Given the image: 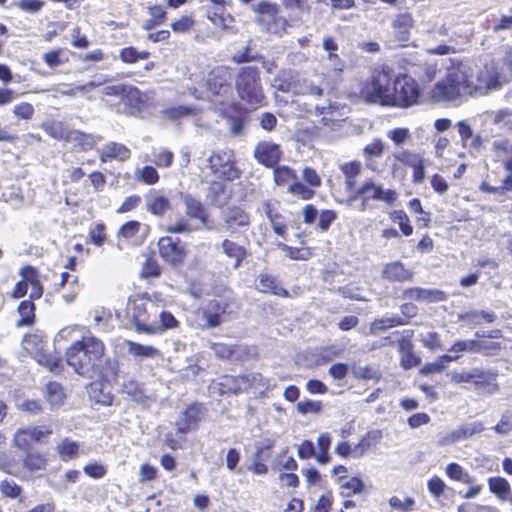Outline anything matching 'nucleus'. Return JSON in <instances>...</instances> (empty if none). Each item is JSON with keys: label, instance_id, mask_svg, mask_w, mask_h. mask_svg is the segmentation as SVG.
<instances>
[{"label": "nucleus", "instance_id": "29", "mask_svg": "<svg viewBox=\"0 0 512 512\" xmlns=\"http://www.w3.org/2000/svg\"><path fill=\"white\" fill-rule=\"evenodd\" d=\"M101 162H106L107 159H116L125 161L130 158L131 151L125 145L116 142H110L103 146L99 151Z\"/></svg>", "mask_w": 512, "mask_h": 512}, {"label": "nucleus", "instance_id": "37", "mask_svg": "<svg viewBox=\"0 0 512 512\" xmlns=\"http://www.w3.org/2000/svg\"><path fill=\"white\" fill-rule=\"evenodd\" d=\"M125 344L128 353L138 360L155 358L160 355L159 350L150 345H142L133 341H126Z\"/></svg>", "mask_w": 512, "mask_h": 512}, {"label": "nucleus", "instance_id": "34", "mask_svg": "<svg viewBox=\"0 0 512 512\" xmlns=\"http://www.w3.org/2000/svg\"><path fill=\"white\" fill-rule=\"evenodd\" d=\"M193 219L188 216H181L174 222L166 225L164 231L172 234H189L202 228L199 224H193Z\"/></svg>", "mask_w": 512, "mask_h": 512}, {"label": "nucleus", "instance_id": "39", "mask_svg": "<svg viewBox=\"0 0 512 512\" xmlns=\"http://www.w3.org/2000/svg\"><path fill=\"white\" fill-rule=\"evenodd\" d=\"M122 393L136 403H144L147 399L143 385L133 379L124 381L122 384Z\"/></svg>", "mask_w": 512, "mask_h": 512}, {"label": "nucleus", "instance_id": "55", "mask_svg": "<svg viewBox=\"0 0 512 512\" xmlns=\"http://www.w3.org/2000/svg\"><path fill=\"white\" fill-rule=\"evenodd\" d=\"M384 150V142L379 138H375L370 143L364 146L362 150L363 159L380 158L383 155Z\"/></svg>", "mask_w": 512, "mask_h": 512}, {"label": "nucleus", "instance_id": "27", "mask_svg": "<svg viewBox=\"0 0 512 512\" xmlns=\"http://www.w3.org/2000/svg\"><path fill=\"white\" fill-rule=\"evenodd\" d=\"M262 379L260 374H253L251 376L232 377L224 376L220 385L227 389V392L237 394L241 391L248 389L251 382L260 381Z\"/></svg>", "mask_w": 512, "mask_h": 512}, {"label": "nucleus", "instance_id": "46", "mask_svg": "<svg viewBox=\"0 0 512 512\" xmlns=\"http://www.w3.org/2000/svg\"><path fill=\"white\" fill-rule=\"evenodd\" d=\"M317 446H318V451H317L316 461L322 465L329 463L331 460V457L329 455V449L331 446L330 435L328 433L320 434L317 439Z\"/></svg>", "mask_w": 512, "mask_h": 512}, {"label": "nucleus", "instance_id": "52", "mask_svg": "<svg viewBox=\"0 0 512 512\" xmlns=\"http://www.w3.org/2000/svg\"><path fill=\"white\" fill-rule=\"evenodd\" d=\"M43 129L49 134L52 138L57 140L68 141V136L70 135L71 130L67 129L62 122L53 121L51 123H45L43 125Z\"/></svg>", "mask_w": 512, "mask_h": 512}, {"label": "nucleus", "instance_id": "60", "mask_svg": "<svg viewBox=\"0 0 512 512\" xmlns=\"http://www.w3.org/2000/svg\"><path fill=\"white\" fill-rule=\"evenodd\" d=\"M46 464V459L39 453H29L24 459V466L31 472L44 469Z\"/></svg>", "mask_w": 512, "mask_h": 512}, {"label": "nucleus", "instance_id": "64", "mask_svg": "<svg viewBox=\"0 0 512 512\" xmlns=\"http://www.w3.org/2000/svg\"><path fill=\"white\" fill-rule=\"evenodd\" d=\"M35 110L32 104L28 102H21L14 106L13 114L16 118L22 120H31L34 116Z\"/></svg>", "mask_w": 512, "mask_h": 512}, {"label": "nucleus", "instance_id": "8", "mask_svg": "<svg viewBox=\"0 0 512 512\" xmlns=\"http://www.w3.org/2000/svg\"><path fill=\"white\" fill-rule=\"evenodd\" d=\"M224 313L225 306L219 301H208L195 312L194 324L202 330L218 327L223 322Z\"/></svg>", "mask_w": 512, "mask_h": 512}, {"label": "nucleus", "instance_id": "17", "mask_svg": "<svg viewBox=\"0 0 512 512\" xmlns=\"http://www.w3.org/2000/svg\"><path fill=\"white\" fill-rule=\"evenodd\" d=\"M251 10L256 14L255 22L257 23L268 24L273 21L286 24V20L279 16V7L275 3L262 0L251 5Z\"/></svg>", "mask_w": 512, "mask_h": 512}, {"label": "nucleus", "instance_id": "54", "mask_svg": "<svg viewBox=\"0 0 512 512\" xmlns=\"http://www.w3.org/2000/svg\"><path fill=\"white\" fill-rule=\"evenodd\" d=\"M135 178L147 185H154L159 181V174L153 166H144L135 171Z\"/></svg>", "mask_w": 512, "mask_h": 512}, {"label": "nucleus", "instance_id": "47", "mask_svg": "<svg viewBox=\"0 0 512 512\" xmlns=\"http://www.w3.org/2000/svg\"><path fill=\"white\" fill-rule=\"evenodd\" d=\"M81 445L69 438H64L57 446L60 457L67 461L75 458L80 450Z\"/></svg>", "mask_w": 512, "mask_h": 512}, {"label": "nucleus", "instance_id": "58", "mask_svg": "<svg viewBox=\"0 0 512 512\" xmlns=\"http://www.w3.org/2000/svg\"><path fill=\"white\" fill-rule=\"evenodd\" d=\"M391 219L393 220V222L398 223L401 232L405 236L412 235L413 226L410 224L409 218L404 211H402V210L393 211L391 213Z\"/></svg>", "mask_w": 512, "mask_h": 512}, {"label": "nucleus", "instance_id": "36", "mask_svg": "<svg viewBox=\"0 0 512 512\" xmlns=\"http://www.w3.org/2000/svg\"><path fill=\"white\" fill-rule=\"evenodd\" d=\"M230 194L226 184L221 181H213L208 189L207 198L213 205L223 206L229 200Z\"/></svg>", "mask_w": 512, "mask_h": 512}, {"label": "nucleus", "instance_id": "32", "mask_svg": "<svg viewBox=\"0 0 512 512\" xmlns=\"http://www.w3.org/2000/svg\"><path fill=\"white\" fill-rule=\"evenodd\" d=\"M101 140L102 136L100 135L86 134L79 130H71L67 142L74 143L81 150L87 151L93 149Z\"/></svg>", "mask_w": 512, "mask_h": 512}, {"label": "nucleus", "instance_id": "28", "mask_svg": "<svg viewBox=\"0 0 512 512\" xmlns=\"http://www.w3.org/2000/svg\"><path fill=\"white\" fill-rule=\"evenodd\" d=\"M404 298L423 302H439L446 299V295L441 290H430L419 287L408 288L404 291Z\"/></svg>", "mask_w": 512, "mask_h": 512}, {"label": "nucleus", "instance_id": "18", "mask_svg": "<svg viewBox=\"0 0 512 512\" xmlns=\"http://www.w3.org/2000/svg\"><path fill=\"white\" fill-rule=\"evenodd\" d=\"M282 151L280 147L269 141L260 142L254 150L257 161L267 167L275 166L280 160Z\"/></svg>", "mask_w": 512, "mask_h": 512}, {"label": "nucleus", "instance_id": "24", "mask_svg": "<svg viewBox=\"0 0 512 512\" xmlns=\"http://www.w3.org/2000/svg\"><path fill=\"white\" fill-rule=\"evenodd\" d=\"M146 209L155 216H163L171 210V201L162 192L153 190L146 197Z\"/></svg>", "mask_w": 512, "mask_h": 512}, {"label": "nucleus", "instance_id": "3", "mask_svg": "<svg viewBox=\"0 0 512 512\" xmlns=\"http://www.w3.org/2000/svg\"><path fill=\"white\" fill-rule=\"evenodd\" d=\"M161 301L162 296L158 292L145 293L129 300L127 313L131 317L137 332L150 334V325L153 324L158 303Z\"/></svg>", "mask_w": 512, "mask_h": 512}, {"label": "nucleus", "instance_id": "56", "mask_svg": "<svg viewBox=\"0 0 512 512\" xmlns=\"http://www.w3.org/2000/svg\"><path fill=\"white\" fill-rule=\"evenodd\" d=\"M405 323L406 322L398 316L384 317L381 319H376L375 321L372 322L371 331L372 332L383 331V330H386L391 327H395L398 325H404Z\"/></svg>", "mask_w": 512, "mask_h": 512}, {"label": "nucleus", "instance_id": "42", "mask_svg": "<svg viewBox=\"0 0 512 512\" xmlns=\"http://www.w3.org/2000/svg\"><path fill=\"white\" fill-rule=\"evenodd\" d=\"M491 122L498 130H505L512 135V111L500 109L490 114Z\"/></svg>", "mask_w": 512, "mask_h": 512}, {"label": "nucleus", "instance_id": "9", "mask_svg": "<svg viewBox=\"0 0 512 512\" xmlns=\"http://www.w3.org/2000/svg\"><path fill=\"white\" fill-rule=\"evenodd\" d=\"M211 171L218 177L233 180L239 177V170L235 167L234 153L231 150L214 152L208 158Z\"/></svg>", "mask_w": 512, "mask_h": 512}, {"label": "nucleus", "instance_id": "25", "mask_svg": "<svg viewBox=\"0 0 512 512\" xmlns=\"http://www.w3.org/2000/svg\"><path fill=\"white\" fill-rule=\"evenodd\" d=\"M184 204L186 207V216L193 220H198L200 222L199 225L205 227L208 230L214 229L212 224L209 223L205 208L200 201L190 195H187L184 198Z\"/></svg>", "mask_w": 512, "mask_h": 512}, {"label": "nucleus", "instance_id": "48", "mask_svg": "<svg viewBox=\"0 0 512 512\" xmlns=\"http://www.w3.org/2000/svg\"><path fill=\"white\" fill-rule=\"evenodd\" d=\"M368 447V442L365 439H362L360 443L355 446L354 449L351 448L350 444L346 441L339 442L337 446L335 447V452L342 456V457H349L352 453L355 454V456L360 457L362 456L366 449Z\"/></svg>", "mask_w": 512, "mask_h": 512}, {"label": "nucleus", "instance_id": "20", "mask_svg": "<svg viewBox=\"0 0 512 512\" xmlns=\"http://www.w3.org/2000/svg\"><path fill=\"white\" fill-rule=\"evenodd\" d=\"M500 348L498 343L490 342L486 344L485 342L478 340H458L456 341L449 349L450 353H488L492 350H498Z\"/></svg>", "mask_w": 512, "mask_h": 512}, {"label": "nucleus", "instance_id": "40", "mask_svg": "<svg viewBox=\"0 0 512 512\" xmlns=\"http://www.w3.org/2000/svg\"><path fill=\"white\" fill-rule=\"evenodd\" d=\"M488 487L499 500L504 501L511 493L510 483L503 477H490L488 479Z\"/></svg>", "mask_w": 512, "mask_h": 512}, {"label": "nucleus", "instance_id": "19", "mask_svg": "<svg viewBox=\"0 0 512 512\" xmlns=\"http://www.w3.org/2000/svg\"><path fill=\"white\" fill-rule=\"evenodd\" d=\"M491 157L493 161L502 163L505 170H512V140L495 139L491 146Z\"/></svg>", "mask_w": 512, "mask_h": 512}, {"label": "nucleus", "instance_id": "12", "mask_svg": "<svg viewBox=\"0 0 512 512\" xmlns=\"http://www.w3.org/2000/svg\"><path fill=\"white\" fill-rule=\"evenodd\" d=\"M158 246L161 257L170 264L181 263L186 256L185 245L177 238L171 236L161 237Z\"/></svg>", "mask_w": 512, "mask_h": 512}, {"label": "nucleus", "instance_id": "6", "mask_svg": "<svg viewBox=\"0 0 512 512\" xmlns=\"http://www.w3.org/2000/svg\"><path fill=\"white\" fill-rule=\"evenodd\" d=\"M236 89L240 98L251 105L261 104L264 100L260 74L255 67L247 66L241 69L236 77Z\"/></svg>", "mask_w": 512, "mask_h": 512}, {"label": "nucleus", "instance_id": "35", "mask_svg": "<svg viewBox=\"0 0 512 512\" xmlns=\"http://www.w3.org/2000/svg\"><path fill=\"white\" fill-rule=\"evenodd\" d=\"M340 170L344 175L345 186L347 191H353L356 186L357 177L362 171V164L359 161H351L340 166Z\"/></svg>", "mask_w": 512, "mask_h": 512}, {"label": "nucleus", "instance_id": "7", "mask_svg": "<svg viewBox=\"0 0 512 512\" xmlns=\"http://www.w3.org/2000/svg\"><path fill=\"white\" fill-rule=\"evenodd\" d=\"M420 96V90L416 81L402 75L392 79V90L390 96L386 95L389 106L408 107L415 104Z\"/></svg>", "mask_w": 512, "mask_h": 512}, {"label": "nucleus", "instance_id": "14", "mask_svg": "<svg viewBox=\"0 0 512 512\" xmlns=\"http://www.w3.org/2000/svg\"><path fill=\"white\" fill-rule=\"evenodd\" d=\"M395 157L402 161V163L412 168V182L414 184H421L425 180L426 170L424 159L421 155L411 150L403 149L395 152Z\"/></svg>", "mask_w": 512, "mask_h": 512}, {"label": "nucleus", "instance_id": "5", "mask_svg": "<svg viewBox=\"0 0 512 512\" xmlns=\"http://www.w3.org/2000/svg\"><path fill=\"white\" fill-rule=\"evenodd\" d=\"M392 79L393 73L388 68L374 71L371 79L362 84L361 97L367 102L389 106L386 95L390 96L391 94Z\"/></svg>", "mask_w": 512, "mask_h": 512}, {"label": "nucleus", "instance_id": "63", "mask_svg": "<svg viewBox=\"0 0 512 512\" xmlns=\"http://www.w3.org/2000/svg\"><path fill=\"white\" fill-rule=\"evenodd\" d=\"M288 191L294 196H297L303 200H309L315 194L312 189L306 187L304 184L298 182L297 180L289 185Z\"/></svg>", "mask_w": 512, "mask_h": 512}, {"label": "nucleus", "instance_id": "26", "mask_svg": "<svg viewBox=\"0 0 512 512\" xmlns=\"http://www.w3.org/2000/svg\"><path fill=\"white\" fill-rule=\"evenodd\" d=\"M382 276L393 282H405L412 280L414 273L407 269L400 261L386 264L382 270Z\"/></svg>", "mask_w": 512, "mask_h": 512}, {"label": "nucleus", "instance_id": "13", "mask_svg": "<svg viewBox=\"0 0 512 512\" xmlns=\"http://www.w3.org/2000/svg\"><path fill=\"white\" fill-rule=\"evenodd\" d=\"M51 433L52 430L40 426L19 428L14 434L13 443L19 449L26 450Z\"/></svg>", "mask_w": 512, "mask_h": 512}, {"label": "nucleus", "instance_id": "30", "mask_svg": "<svg viewBox=\"0 0 512 512\" xmlns=\"http://www.w3.org/2000/svg\"><path fill=\"white\" fill-rule=\"evenodd\" d=\"M121 101L128 107L127 113L135 114L143 107L145 100L142 93L134 86L127 85Z\"/></svg>", "mask_w": 512, "mask_h": 512}, {"label": "nucleus", "instance_id": "59", "mask_svg": "<svg viewBox=\"0 0 512 512\" xmlns=\"http://www.w3.org/2000/svg\"><path fill=\"white\" fill-rule=\"evenodd\" d=\"M163 117L170 119V120H177L179 118L188 116V115H195L196 110L194 108H190L187 106H177V107H170L162 111Z\"/></svg>", "mask_w": 512, "mask_h": 512}, {"label": "nucleus", "instance_id": "57", "mask_svg": "<svg viewBox=\"0 0 512 512\" xmlns=\"http://www.w3.org/2000/svg\"><path fill=\"white\" fill-rule=\"evenodd\" d=\"M149 57V52L138 51L134 47H126L120 51V59L125 63H135L138 60H144Z\"/></svg>", "mask_w": 512, "mask_h": 512}, {"label": "nucleus", "instance_id": "51", "mask_svg": "<svg viewBox=\"0 0 512 512\" xmlns=\"http://www.w3.org/2000/svg\"><path fill=\"white\" fill-rule=\"evenodd\" d=\"M35 306L34 303L29 300H24L18 307V312L21 318L17 321V326L31 325L35 317Z\"/></svg>", "mask_w": 512, "mask_h": 512}, {"label": "nucleus", "instance_id": "15", "mask_svg": "<svg viewBox=\"0 0 512 512\" xmlns=\"http://www.w3.org/2000/svg\"><path fill=\"white\" fill-rule=\"evenodd\" d=\"M360 193H364L371 200L382 201L388 205H393L398 196L395 190L385 189L382 184L376 183L372 178L364 180L360 186Z\"/></svg>", "mask_w": 512, "mask_h": 512}, {"label": "nucleus", "instance_id": "43", "mask_svg": "<svg viewBox=\"0 0 512 512\" xmlns=\"http://www.w3.org/2000/svg\"><path fill=\"white\" fill-rule=\"evenodd\" d=\"M21 276H22V278L29 281L28 286L31 287L30 298H32V299L40 298L43 294V288L37 279V273H36L35 269L32 267H24L21 270Z\"/></svg>", "mask_w": 512, "mask_h": 512}, {"label": "nucleus", "instance_id": "10", "mask_svg": "<svg viewBox=\"0 0 512 512\" xmlns=\"http://www.w3.org/2000/svg\"><path fill=\"white\" fill-rule=\"evenodd\" d=\"M232 70L227 66L213 68L206 79L209 92L217 96H227L232 92Z\"/></svg>", "mask_w": 512, "mask_h": 512}, {"label": "nucleus", "instance_id": "61", "mask_svg": "<svg viewBox=\"0 0 512 512\" xmlns=\"http://www.w3.org/2000/svg\"><path fill=\"white\" fill-rule=\"evenodd\" d=\"M195 25L194 18L190 15H182L171 23V29L175 33H189Z\"/></svg>", "mask_w": 512, "mask_h": 512}, {"label": "nucleus", "instance_id": "11", "mask_svg": "<svg viewBox=\"0 0 512 512\" xmlns=\"http://www.w3.org/2000/svg\"><path fill=\"white\" fill-rule=\"evenodd\" d=\"M43 337L41 335L32 334L26 336L24 339V346L26 350H31L32 345H35V359L40 365L46 366L51 372H58L61 364L59 354H50L43 349Z\"/></svg>", "mask_w": 512, "mask_h": 512}, {"label": "nucleus", "instance_id": "33", "mask_svg": "<svg viewBox=\"0 0 512 512\" xmlns=\"http://www.w3.org/2000/svg\"><path fill=\"white\" fill-rule=\"evenodd\" d=\"M256 288L263 293H272L277 296H288V292L280 287L275 277L268 274H260L256 281Z\"/></svg>", "mask_w": 512, "mask_h": 512}, {"label": "nucleus", "instance_id": "38", "mask_svg": "<svg viewBox=\"0 0 512 512\" xmlns=\"http://www.w3.org/2000/svg\"><path fill=\"white\" fill-rule=\"evenodd\" d=\"M44 395L52 409L63 405L66 398L63 387L57 382H49Z\"/></svg>", "mask_w": 512, "mask_h": 512}, {"label": "nucleus", "instance_id": "21", "mask_svg": "<svg viewBox=\"0 0 512 512\" xmlns=\"http://www.w3.org/2000/svg\"><path fill=\"white\" fill-rule=\"evenodd\" d=\"M415 20L410 12L404 11L396 14L392 20L394 37L400 42H406L410 38Z\"/></svg>", "mask_w": 512, "mask_h": 512}, {"label": "nucleus", "instance_id": "2", "mask_svg": "<svg viewBox=\"0 0 512 512\" xmlns=\"http://www.w3.org/2000/svg\"><path fill=\"white\" fill-rule=\"evenodd\" d=\"M104 350L102 341L89 333L66 350V362L77 374L94 378L101 374L100 363L103 362Z\"/></svg>", "mask_w": 512, "mask_h": 512}, {"label": "nucleus", "instance_id": "62", "mask_svg": "<svg viewBox=\"0 0 512 512\" xmlns=\"http://www.w3.org/2000/svg\"><path fill=\"white\" fill-rule=\"evenodd\" d=\"M387 137L396 146H403L411 139V133L407 128H395L387 132Z\"/></svg>", "mask_w": 512, "mask_h": 512}, {"label": "nucleus", "instance_id": "31", "mask_svg": "<svg viewBox=\"0 0 512 512\" xmlns=\"http://www.w3.org/2000/svg\"><path fill=\"white\" fill-rule=\"evenodd\" d=\"M207 19L221 32L235 33L234 27L235 19L230 13H218L216 10H208L206 14Z\"/></svg>", "mask_w": 512, "mask_h": 512}, {"label": "nucleus", "instance_id": "1", "mask_svg": "<svg viewBox=\"0 0 512 512\" xmlns=\"http://www.w3.org/2000/svg\"><path fill=\"white\" fill-rule=\"evenodd\" d=\"M450 63L445 78L431 90L435 101L459 104L469 97L486 96L508 82L507 76L494 62L450 59Z\"/></svg>", "mask_w": 512, "mask_h": 512}, {"label": "nucleus", "instance_id": "44", "mask_svg": "<svg viewBox=\"0 0 512 512\" xmlns=\"http://www.w3.org/2000/svg\"><path fill=\"white\" fill-rule=\"evenodd\" d=\"M222 250L228 257L235 260V263L233 265L234 268H238L240 263L246 256V251L242 246L228 239H225L222 242Z\"/></svg>", "mask_w": 512, "mask_h": 512}, {"label": "nucleus", "instance_id": "23", "mask_svg": "<svg viewBox=\"0 0 512 512\" xmlns=\"http://www.w3.org/2000/svg\"><path fill=\"white\" fill-rule=\"evenodd\" d=\"M165 303L166 302L163 298L162 301L158 303L153 324L150 325V334H159L166 329H172L178 325V321L175 319V317L170 312H166L164 310Z\"/></svg>", "mask_w": 512, "mask_h": 512}, {"label": "nucleus", "instance_id": "4", "mask_svg": "<svg viewBox=\"0 0 512 512\" xmlns=\"http://www.w3.org/2000/svg\"><path fill=\"white\" fill-rule=\"evenodd\" d=\"M453 384H471L477 392L488 394L496 393L499 390L496 383L495 372L474 367L468 370L452 371L447 374Z\"/></svg>", "mask_w": 512, "mask_h": 512}, {"label": "nucleus", "instance_id": "45", "mask_svg": "<svg viewBox=\"0 0 512 512\" xmlns=\"http://www.w3.org/2000/svg\"><path fill=\"white\" fill-rule=\"evenodd\" d=\"M294 83L292 72L289 70H281L274 77L272 86L278 91L294 92Z\"/></svg>", "mask_w": 512, "mask_h": 512}, {"label": "nucleus", "instance_id": "22", "mask_svg": "<svg viewBox=\"0 0 512 512\" xmlns=\"http://www.w3.org/2000/svg\"><path fill=\"white\" fill-rule=\"evenodd\" d=\"M203 408L201 405H190L176 422L179 433L185 434L195 429L202 420Z\"/></svg>", "mask_w": 512, "mask_h": 512}, {"label": "nucleus", "instance_id": "50", "mask_svg": "<svg viewBox=\"0 0 512 512\" xmlns=\"http://www.w3.org/2000/svg\"><path fill=\"white\" fill-rule=\"evenodd\" d=\"M445 472L447 476L455 481L462 483H472L473 476H471L462 466L458 463H450L446 466Z\"/></svg>", "mask_w": 512, "mask_h": 512}, {"label": "nucleus", "instance_id": "16", "mask_svg": "<svg viewBox=\"0 0 512 512\" xmlns=\"http://www.w3.org/2000/svg\"><path fill=\"white\" fill-rule=\"evenodd\" d=\"M250 224L249 215L241 208H230L223 213L221 228L230 233H238Z\"/></svg>", "mask_w": 512, "mask_h": 512}, {"label": "nucleus", "instance_id": "41", "mask_svg": "<svg viewBox=\"0 0 512 512\" xmlns=\"http://www.w3.org/2000/svg\"><path fill=\"white\" fill-rule=\"evenodd\" d=\"M294 93L319 98L323 95V88L312 80L303 78L294 83Z\"/></svg>", "mask_w": 512, "mask_h": 512}, {"label": "nucleus", "instance_id": "53", "mask_svg": "<svg viewBox=\"0 0 512 512\" xmlns=\"http://www.w3.org/2000/svg\"><path fill=\"white\" fill-rule=\"evenodd\" d=\"M146 230L143 225L138 221H128L121 226L118 232L119 238H124L127 240H137L138 234L141 230Z\"/></svg>", "mask_w": 512, "mask_h": 512}, {"label": "nucleus", "instance_id": "49", "mask_svg": "<svg viewBox=\"0 0 512 512\" xmlns=\"http://www.w3.org/2000/svg\"><path fill=\"white\" fill-rule=\"evenodd\" d=\"M297 180L296 172L288 166H279L274 169V181L278 186H286Z\"/></svg>", "mask_w": 512, "mask_h": 512}]
</instances>
